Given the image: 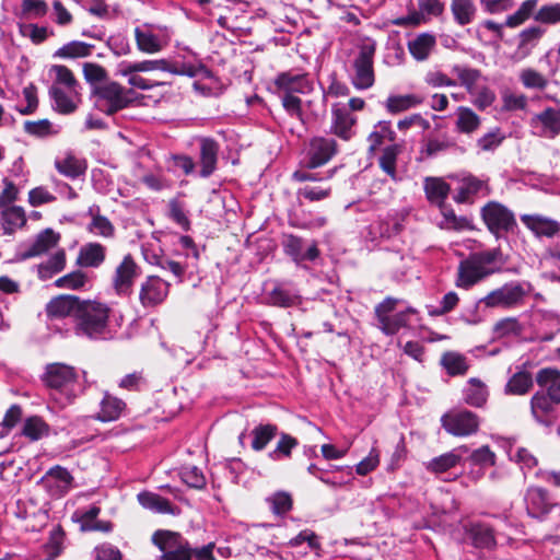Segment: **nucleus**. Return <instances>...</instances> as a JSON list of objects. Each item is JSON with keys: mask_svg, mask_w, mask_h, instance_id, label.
Returning a JSON list of instances; mask_svg holds the SVG:
<instances>
[{"mask_svg": "<svg viewBox=\"0 0 560 560\" xmlns=\"http://www.w3.org/2000/svg\"><path fill=\"white\" fill-rule=\"evenodd\" d=\"M170 284L156 276H150L141 284L139 300L142 306L153 307L162 303L168 294Z\"/></svg>", "mask_w": 560, "mask_h": 560, "instance_id": "a211bd4d", "label": "nucleus"}, {"mask_svg": "<svg viewBox=\"0 0 560 560\" xmlns=\"http://www.w3.org/2000/svg\"><path fill=\"white\" fill-rule=\"evenodd\" d=\"M488 398L487 386L478 378H470L464 389V400L472 407H481Z\"/></svg>", "mask_w": 560, "mask_h": 560, "instance_id": "4c0bfd02", "label": "nucleus"}, {"mask_svg": "<svg viewBox=\"0 0 560 560\" xmlns=\"http://www.w3.org/2000/svg\"><path fill=\"white\" fill-rule=\"evenodd\" d=\"M125 407L126 404L124 400L108 393H105L103 399L101 400L100 411L97 412L96 419L102 422L117 420Z\"/></svg>", "mask_w": 560, "mask_h": 560, "instance_id": "473e14b6", "label": "nucleus"}, {"mask_svg": "<svg viewBox=\"0 0 560 560\" xmlns=\"http://www.w3.org/2000/svg\"><path fill=\"white\" fill-rule=\"evenodd\" d=\"M220 144L212 138L202 137L199 139V176L210 177L218 168Z\"/></svg>", "mask_w": 560, "mask_h": 560, "instance_id": "6ab92c4d", "label": "nucleus"}, {"mask_svg": "<svg viewBox=\"0 0 560 560\" xmlns=\"http://www.w3.org/2000/svg\"><path fill=\"white\" fill-rule=\"evenodd\" d=\"M451 10L454 20L462 26L470 24L477 11L472 0H452Z\"/></svg>", "mask_w": 560, "mask_h": 560, "instance_id": "c03bdc74", "label": "nucleus"}, {"mask_svg": "<svg viewBox=\"0 0 560 560\" xmlns=\"http://www.w3.org/2000/svg\"><path fill=\"white\" fill-rule=\"evenodd\" d=\"M481 218L488 230L500 238L513 232L517 226L514 213L498 201H489L480 211Z\"/></svg>", "mask_w": 560, "mask_h": 560, "instance_id": "423d86ee", "label": "nucleus"}, {"mask_svg": "<svg viewBox=\"0 0 560 560\" xmlns=\"http://www.w3.org/2000/svg\"><path fill=\"white\" fill-rule=\"evenodd\" d=\"M278 434V427L276 424L266 423L256 425L252 432V448L260 452L266 448L268 443L273 440Z\"/></svg>", "mask_w": 560, "mask_h": 560, "instance_id": "58836bf2", "label": "nucleus"}, {"mask_svg": "<svg viewBox=\"0 0 560 560\" xmlns=\"http://www.w3.org/2000/svg\"><path fill=\"white\" fill-rule=\"evenodd\" d=\"M357 124V117L341 104H334L331 107L330 131L338 138L349 141L354 136L353 127Z\"/></svg>", "mask_w": 560, "mask_h": 560, "instance_id": "f3484780", "label": "nucleus"}, {"mask_svg": "<svg viewBox=\"0 0 560 560\" xmlns=\"http://www.w3.org/2000/svg\"><path fill=\"white\" fill-rule=\"evenodd\" d=\"M60 240V235L52 229H45L36 235L30 244L20 245L15 260L24 261L26 259L40 256L54 248Z\"/></svg>", "mask_w": 560, "mask_h": 560, "instance_id": "f8f14e48", "label": "nucleus"}, {"mask_svg": "<svg viewBox=\"0 0 560 560\" xmlns=\"http://www.w3.org/2000/svg\"><path fill=\"white\" fill-rule=\"evenodd\" d=\"M467 538L478 549L493 550L497 547L494 529L481 522H471L464 527Z\"/></svg>", "mask_w": 560, "mask_h": 560, "instance_id": "4be33fe9", "label": "nucleus"}, {"mask_svg": "<svg viewBox=\"0 0 560 560\" xmlns=\"http://www.w3.org/2000/svg\"><path fill=\"white\" fill-rule=\"evenodd\" d=\"M401 152V145L393 143L384 148L382 155L380 156V167L393 180H397L396 161L397 156Z\"/></svg>", "mask_w": 560, "mask_h": 560, "instance_id": "a18cd8bd", "label": "nucleus"}, {"mask_svg": "<svg viewBox=\"0 0 560 560\" xmlns=\"http://www.w3.org/2000/svg\"><path fill=\"white\" fill-rule=\"evenodd\" d=\"M452 72L458 78L460 85L466 89L469 95L475 94L476 83L481 78L480 70L455 65L452 68Z\"/></svg>", "mask_w": 560, "mask_h": 560, "instance_id": "8fccbe9b", "label": "nucleus"}, {"mask_svg": "<svg viewBox=\"0 0 560 560\" xmlns=\"http://www.w3.org/2000/svg\"><path fill=\"white\" fill-rule=\"evenodd\" d=\"M272 84L273 93L277 95L308 94L314 88L310 74L298 69L279 72Z\"/></svg>", "mask_w": 560, "mask_h": 560, "instance_id": "0eeeda50", "label": "nucleus"}, {"mask_svg": "<svg viewBox=\"0 0 560 560\" xmlns=\"http://www.w3.org/2000/svg\"><path fill=\"white\" fill-rule=\"evenodd\" d=\"M374 52L375 48L373 46L364 45L353 60L354 74L351 82L358 90H368L374 84Z\"/></svg>", "mask_w": 560, "mask_h": 560, "instance_id": "1a4fd4ad", "label": "nucleus"}, {"mask_svg": "<svg viewBox=\"0 0 560 560\" xmlns=\"http://www.w3.org/2000/svg\"><path fill=\"white\" fill-rule=\"evenodd\" d=\"M298 440L290 434L281 433L276 447L268 453V457L272 460H281L288 458L294 447L298 446Z\"/></svg>", "mask_w": 560, "mask_h": 560, "instance_id": "5fc2aeb1", "label": "nucleus"}, {"mask_svg": "<svg viewBox=\"0 0 560 560\" xmlns=\"http://www.w3.org/2000/svg\"><path fill=\"white\" fill-rule=\"evenodd\" d=\"M168 217L184 231L190 230V220L186 214V209L183 202L178 199H172L168 202Z\"/></svg>", "mask_w": 560, "mask_h": 560, "instance_id": "e2e57ef3", "label": "nucleus"}, {"mask_svg": "<svg viewBox=\"0 0 560 560\" xmlns=\"http://www.w3.org/2000/svg\"><path fill=\"white\" fill-rule=\"evenodd\" d=\"M95 107L106 114L114 115L126 108L131 102L130 91L117 82H106L93 88Z\"/></svg>", "mask_w": 560, "mask_h": 560, "instance_id": "20e7f679", "label": "nucleus"}, {"mask_svg": "<svg viewBox=\"0 0 560 560\" xmlns=\"http://www.w3.org/2000/svg\"><path fill=\"white\" fill-rule=\"evenodd\" d=\"M444 430L454 436H468L479 429L478 416L469 410H457L444 415L441 419Z\"/></svg>", "mask_w": 560, "mask_h": 560, "instance_id": "9d476101", "label": "nucleus"}, {"mask_svg": "<svg viewBox=\"0 0 560 560\" xmlns=\"http://www.w3.org/2000/svg\"><path fill=\"white\" fill-rule=\"evenodd\" d=\"M491 273H493V270L482 269L474 257L469 255L465 260L459 262L456 285L469 289Z\"/></svg>", "mask_w": 560, "mask_h": 560, "instance_id": "5701e85b", "label": "nucleus"}, {"mask_svg": "<svg viewBox=\"0 0 560 560\" xmlns=\"http://www.w3.org/2000/svg\"><path fill=\"white\" fill-rule=\"evenodd\" d=\"M167 72L179 75H187L189 78H196L199 75L207 77L209 74V70L201 63L194 65L188 62L182 63H172L168 61V70Z\"/></svg>", "mask_w": 560, "mask_h": 560, "instance_id": "13d9d810", "label": "nucleus"}, {"mask_svg": "<svg viewBox=\"0 0 560 560\" xmlns=\"http://www.w3.org/2000/svg\"><path fill=\"white\" fill-rule=\"evenodd\" d=\"M422 103V97L416 94L389 95L385 102V108L389 114H399L416 107Z\"/></svg>", "mask_w": 560, "mask_h": 560, "instance_id": "a19ab883", "label": "nucleus"}, {"mask_svg": "<svg viewBox=\"0 0 560 560\" xmlns=\"http://www.w3.org/2000/svg\"><path fill=\"white\" fill-rule=\"evenodd\" d=\"M539 390L560 404V371L552 368L540 369L536 374Z\"/></svg>", "mask_w": 560, "mask_h": 560, "instance_id": "c85d7f7f", "label": "nucleus"}, {"mask_svg": "<svg viewBox=\"0 0 560 560\" xmlns=\"http://www.w3.org/2000/svg\"><path fill=\"white\" fill-rule=\"evenodd\" d=\"M331 194V187H313L304 186L298 189V198H304L308 201H322L327 199Z\"/></svg>", "mask_w": 560, "mask_h": 560, "instance_id": "338daca9", "label": "nucleus"}, {"mask_svg": "<svg viewBox=\"0 0 560 560\" xmlns=\"http://www.w3.org/2000/svg\"><path fill=\"white\" fill-rule=\"evenodd\" d=\"M435 45V38L430 34H421L409 42L408 48L412 57L419 61L425 60Z\"/></svg>", "mask_w": 560, "mask_h": 560, "instance_id": "de8ad7c7", "label": "nucleus"}, {"mask_svg": "<svg viewBox=\"0 0 560 560\" xmlns=\"http://www.w3.org/2000/svg\"><path fill=\"white\" fill-rule=\"evenodd\" d=\"M40 380L49 395L61 406L72 402L80 390L74 368L63 363L47 364Z\"/></svg>", "mask_w": 560, "mask_h": 560, "instance_id": "f257e3e1", "label": "nucleus"}, {"mask_svg": "<svg viewBox=\"0 0 560 560\" xmlns=\"http://www.w3.org/2000/svg\"><path fill=\"white\" fill-rule=\"evenodd\" d=\"M22 433L32 441H37L48 433V425L39 417L26 419Z\"/></svg>", "mask_w": 560, "mask_h": 560, "instance_id": "bf43d9fd", "label": "nucleus"}, {"mask_svg": "<svg viewBox=\"0 0 560 560\" xmlns=\"http://www.w3.org/2000/svg\"><path fill=\"white\" fill-rule=\"evenodd\" d=\"M101 509L96 505L82 511L79 516L80 527L83 532L109 533L113 530V524L109 521L97 520Z\"/></svg>", "mask_w": 560, "mask_h": 560, "instance_id": "c756f323", "label": "nucleus"}, {"mask_svg": "<svg viewBox=\"0 0 560 560\" xmlns=\"http://www.w3.org/2000/svg\"><path fill=\"white\" fill-rule=\"evenodd\" d=\"M50 72H54L56 75L55 84L65 85L70 93L79 94L77 91L78 82L73 77V73L69 68L61 65H55L51 67Z\"/></svg>", "mask_w": 560, "mask_h": 560, "instance_id": "680f3d73", "label": "nucleus"}, {"mask_svg": "<svg viewBox=\"0 0 560 560\" xmlns=\"http://www.w3.org/2000/svg\"><path fill=\"white\" fill-rule=\"evenodd\" d=\"M139 276V267L131 255H126L116 267L113 277V287L117 294L128 295L131 292L135 279Z\"/></svg>", "mask_w": 560, "mask_h": 560, "instance_id": "dca6fc26", "label": "nucleus"}, {"mask_svg": "<svg viewBox=\"0 0 560 560\" xmlns=\"http://www.w3.org/2000/svg\"><path fill=\"white\" fill-rule=\"evenodd\" d=\"M110 308L107 304L83 300L74 320V332L92 340L106 339L109 335L108 319Z\"/></svg>", "mask_w": 560, "mask_h": 560, "instance_id": "f03ea898", "label": "nucleus"}, {"mask_svg": "<svg viewBox=\"0 0 560 560\" xmlns=\"http://www.w3.org/2000/svg\"><path fill=\"white\" fill-rule=\"evenodd\" d=\"M89 283L86 273L75 270L67 273L55 281V285L66 290H81Z\"/></svg>", "mask_w": 560, "mask_h": 560, "instance_id": "6e6d98bb", "label": "nucleus"}, {"mask_svg": "<svg viewBox=\"0 0 560 560\" xmlns=\"http://www.w3.org/2000/svg\"><path fill=\"white\" fill-rule=\"evenodd\" d=\"M179 476L183 482L188 487L195 489H201L206 485V478L197 466L185 465L179 470Z\"/></svg>", "mask_w": 560, "mask_h": 560, "instance_id": "052dcab7", "label": "nucleus"}, {"mask_svg": "<svg viewBox=\"0 0 560 560\" xmlns=\"http://www.w3.org/2000/svg\"><path fill=\"white\" fill-rule=\"evenodd\" d=\"M412 313L413 310L408 308L394 315H389V317L385 318L381 325H377V327L387 336L395 335L400 328L408 326L410 315Z\"/></svg>", "mask_w": 560, "mask_h": 560, "instance_id": "3c124183", "label": "nucleus"}, {"mask_svg": "<svg viewBox=\"0 0 560 560\" xmlns=\"http://www.w3.org/2000/svg\"><path fill=\"white\" fill-rule=\"evenodd\" d=\"M94 48L93 45L79 42V40H72L62 47H60L56 52L54 54V57L58 58H83L88 57L92 54V49Z\"/></svg>", "mask_w": 560, "mask_h": 560, "instance_id": "603ef678", "label": "nucleus"}, {"mask_svg": "<svg viewBox=\"0 0 560 560\" xmlns=\"http://www.w3.org/2000/svg\"><path fill=\"white\" fill-rule=\"evenodd\" d=\"M530 291L529 282L511 281L490 291L479 303L489 308L512 310L522 306Z\"/></svg>", "mask_w": 560, "mask_h": 560, "instance_id": "7ed1b4c3", "label": "nucleus"}, {"mask_svg": "<svg viewBox=\"0 0 560 560\" xmlns=\"http://www.w3.org/2000/svg\"><path fill=\"white\" fill-rule=\"evenodd\" d=\"M423 188L427 199L439 207L444 205L451 190L450 185L439 177H427Z\"/></svg>", "mask_w": 560, "mask_h": 560, "instance_id": "2f4dec72", "label": "nucleus"}, {"mask_svg": "<svg viewBox=\"0 0 560 560\" xmlns=\"http://www.w3.org/2000/svg\"><path fill=\"white\" fill-rule=\"evenodd\" d=\"M338 143L334 138L313 137L306 148L304 167L315 170L327 164L338 153Z\"/></svg>", "mask_w": 560, "mask_h": 560, "instance_id": "6e6552de", "label": "nucleus"}, {"mask_svg": "<svg viewBox=\"0 0 560 560\" xmlns=\"http://www.w3.org/2000/svg\"><path fill=\"white\" fill-rule=\"evenodd\" d=\"M541 125L540 136L555 138L560 133V108L547 107L532 118V125Z\"/></svg>", "mask_w": 560, "mask_h": 560, "instance_id": "cd10ccee", "label": "nucleus"}, {"mask_svg": "<svg viewBox=\"0 0 560 560\" xmlns=\"http://www.w3.org/2000/svg\"><path fill=\"white\" fill-rule=\"evenodd\" d=\"M534 20L544 24L560 23V3L542 5L534 15Z\"/></svg>", "mask_w": 560, "mask_h": 560, "instance_id": "0e129e2a", "label": "nucleus"}, {"mask_svg": "<svg viewBox=\"0 0 560 560\" xmlns=\"http://www.w3.org/2000/svg\"><path fill=\"white\" fill-rule=\"evenodd\" d=\"M73 93H68L60 86L52 84L49 89V96L52 100V108L63 115L72 114L77 107V101L73 98Z\"/></svg>", "mask_w": 560, "mask_h": 560, "instance_id": "72a5a7b5", "label": "nucleus"}, {"mask_svg": "<svg viewBox=\"0 0 560 560\" xmlns=\"http://www.w3.org/2000/svg\"><path fill=\"white\" fill-rule=\"evenodd\" d=\"M88 215L91 217V222L88 225L89 232L105 238L114 237L115 226L105 215L101 214L98 206H91Z\"/></svg>", "mask_w": 560, "mask_h": 560, "instance_id": "7c9ffc66", "label": "nucleus"}, {"mask_svg": "<svg viewBox=\"0 0 560 560\" xmlns=\"http://www.w3.org/2000/svg\"><path fill=\"white\" fill-rule=\"evenodd\" d=\"M419 12L413 11L406 16L393 21L396 26H416L423 21V15L439 16L444 11V3L441 0H418Z\"/></svg>", "mask_w": 560, "mask_h": 560, "instance_id": "412c9836", "label": "nucleus"}, {"mask_svg": "<svg viewBox=\"0 0 560 560\" xmlns=\"http://www.w3.org/2000/svg\"><path fill=\"white\" fill-rule=\"evenodd\" d=\"M83 300L70 294H61L51 299L46 305V314L50 318H77L78 311Z\"/></svg>", "mask_w": 560, "mask_h": 560, "instance_id": "aec40b11", "label": "nucleus"}, {"mask_svg": "<svg viewBox=\"0 0 560 560\" xmlns=\"http://www.w3.org/2000/svg\"><path fill=\"white\" fill-rule=\"evenodd\" d=\"M299 290L291 282H277L273 289L267 293V303L278 307H291L300 304Z\"/></svg>", "mask_w": 560, "mask_h": 560, "instance_id": "b1692460", "label": "nucleus"}, {"mask_svg": "<svg viewBox=\"0 0 560 560\" xmlns=\"http://www.w3.org/2000/svg\"><path fill=\"white\" fill-rule=\"evenodd\" d=\"M66 267V253L63 249L57 250L46 261L37 265V276L40 280L51 279L61 272Z\"/></svg>", "mask_w": 560, "mask_h": 560, "instance_id": "c9c22d12", "label": "nucleus"}, {"mask_svg": "<svg viewBox=\"0 0 560 560\" xmlns=\"http://www.w3.org/2000/svg\"><path fill=\"white\" fill-rule=\"evenodd\" d=\"M480 124V117L471 108L465 106L457 108L456 128L459 132L471 133L479 128Z\"/></svg>", "mask_w": 560, "mask_h": 560, "instance_id": "49530a36", "label": "nucleus"}, {"mask_svg": "<svg viewBox=\"0 0 560 560\" xmlns=\"http://www.w3.org/2000/svg\"><path fill=\"white\" fill-rule=\"evenodd\" d=\"M523 327L516 317H506L500 319L493 326V335L495 338L520 336Z\"/></svg>", "mask_w": 560, "mask_h": 560, "instance_id": "4d7b16f0", "label": "nucleus"}, {"mask_svg": "<svg viewBox=\"0 0 560 560\" xmlns=\"http://www.w3.org/2000/svg\"><path fill=\"white\" fill-rule=\"evenodd\" d=\"M55 166L60 174L72 179L78 178L86 171L85 161L71 153H68L63 159L56 160Z\"/></svg>", "mask_w": 560, "mask_h": 560, "instance_id": "e433bc0d", "label": "nucleus"}, {"mask_svg": "<svg viewBox=\"0 0 560 560\" xmlns=\"http://www.w3.org/2000/svg\"><path fill=\"white\" fill-rule=\"evenodd\" d=\"M396 139V132L392 128V124L388 120H381L374 126V130L369 135L370 148L369 150L375 151L386 141L394 142Z\"/></svg>", "mask_w": 560, "mask_h": 560, "instance_id": "ea45409f", "label": "nucleus"}, {"mask_svg": "<svg viewBox=\"0 0 560 560\" xmlns=\"http://www.w3.org/2000/svg\"><path fill=\"white\" fill-rule=\"evenodd\" d=\"M139 503L144 508L158 513H173L171 502L153 492L143 491L138 494Z\"/></svg>", "mask_w": 560, "mask_h": 560, "instance_id": "09e8293b", "label": "nucleus"}, {"mask_svg": "<svg viewBox=\"0 0 560 560\" xmlns=\"http://www.w3.org/2000/svg\"><path fill=\"white\" fill-rule=\"evenodd\" d=\"M106 257V247L100 243L91 242L80 247L77 265L84 268L100 267Z\"/></svg>", "mask_w": 560, "mask_h": 560, "instance_id": "bb28decb", "label": "nucleus"}, {"mask_svg": "<svg viewBox=\"0 0 560 560\" xmlns=\"http://www.w3.org/2000/svg\"><path fill=\"white\" fill-rule=\"evenodd\" d=\"M490 192L488 178L467 174L458 179L457 192L453 198L457 203H471L476 197H487Z\"/></svg>", "mask_w": 560, "mask_h": 560, "instance_id": "ddd939ff", "label": "nucleus"}, {"mask_svg": "<svg viewBox=\"0 0 560 560\" xmlns=\"http://www.w3.org/2000/svg\"><path fill=\"white\" fill-rule=\"evenodd\" d=\"M152 542L162 552L159 560H191V545L179 533L159 529Z\"/></svg>", "mask_w": 560, "mask_h": 560, "instance_id": "39448f33", "label": "nucleus"}, {"mask_svg": "<svg viewBox=\"0 0 560 560\" xmlns=\"http://www.w3.org/2000/svg\"><path fill=\"white\" fill-rule=\"evenodd\" d=\"M135 39L140 51L156 54L168 45L170 36L161 28L144 24L135 28Z\"/></svg>", "mask_w": 560, "mask_h": 560, "instance_id": "9b49d317", "label": "nucleus"}, {"mask_svg": "<svg viewBox=\"0 0 560 560\" xmlns=\"http://www.w3.org/2000/svg\"><path fill=\"white\" fill-rule=\"evenodd\" d=\"M525 503L528 515L535 518L547 515L552 508L548 492L540 487L528 488Z\"/></svg>", "mask_w": 560, "mask_h": 560, "instance_id": "393cba45", "label": "nucleus"}, {"mask_svg": "<svg viewBox=\"0 0 560 560\" xmlns=\"http://www.w3.org/2000/svg\"><path fill=\"white\" fill-rule=\"evenodd\" d=\"M558 405L545 392L537 390L530 398V413L537 423L551 427L557 421Z\"/></svg>", "mask_w": 560, "mask_h": 560, "instance_id": "4468645a", "label": "nucleus"}, {"mask_svg": "<svg viewBox=\"0 0 560 560\" xmlns=\"http://www.w3.org/2000/svg\"><path fill=\"white\" fill-rule=\"evenodd\" d=\"M441 363L450 375H464L468 370L467 360L464 355L456 352H446L441 359Z\"/></svg>", "mask_w": 560, "mask_h": 560, "instance_id": "864d4df0", "label": "nucleus"}, {"mask_svg": "<svg viewBox=\"0 0 560 560\" xmlns=\"http://www.w3.org/2000/svg\"><path fill=\"white\" fill-rule=\"evenodd\" d=\"M460 451H466V447L455 448L451 452L442 454L432 458L427 464V469L433 474H443L457 466L462 460Z\"/></svg>", "mask_w": 560, "mask_h": 560, "instance_id": "f704fd0d", "label": "nucleus"}, {"mask_svg": "<svg viewBox=\"0 0 560 560\" xmlns=\"http://www.w3.org/2000/svg\"><path fill=\"white\" fill-rule=\"evenodd\" d=\"M2 229L5 234H13L26 223L25 212L22 207L12 206L2 211Z\"/></svg>", "mask_w": 560, "mask_h": 560, "instance_id": "79ce46f5", "label": "nucleus"}, {"mask_svg": "<svg viewBox=\"0 0 560 560\" xmlns=\"http://www.w3.org/2000/svg\"><path fill=\"white\" fill-rule=\"evenodd\" d=\"M533 387L532 374L527 371H518L508 381L504 392L508 395H525Z\"/></svg>", "mask_w": 560, "mask_h": 560, "instance_id": "37998d69", "label": "nucleus"}, {"mask_svg": "<svg viewBox=\"0 0 560 560\" xmlns=\"http://www.w3.org/2000/svg\"><path fill=\"white\" fill-rule=\"evenodd\" d=\"M281 98L284 110L291 116L298 118L304 124L302 110V100L296 94L278 95Z\"/></svg>", "mask_w": 560, "mask_h": 560, "instance_id": "69168bd1", "label": "nucleus"}, {"mask_svg": "<svg viewBox=\"0 0 560 560\" xmlns=\"http://www.w3.org/2000/svg\"><path fill=\"white\" fill-rule=\"evenodd\" d=\"M522 222L538 237H553L560 231L559 222L538 214H523Z\"/></svg>", "mask_w": 560, "mask_h": 560, "instance_id": "a878e982", "label": "nucleus"}, {"mask_svg": "<svg viewBox=\"0 0 560 560\" xmlns=\"http://www.w3.org/2000/svg\"><path fill=\"white\" fill-rule=\"evenodd\" d=\"M270 508L275 514L283 515L292 508V498L287 492H277L268 499Z\"/></svg>", "mask_w": 560, "mask_h": 560, "instance_id": "774afa93", "label": "nucleus"}, {"mask_svg": "<svg viewBox=\"0 0 560 560\" xmlns=\"http://www.w3.org/2000/svg\"><path fill=\"white\" fill-rule=\"evenodd\" d=\"M282 247L284 253L296 264L303 261H314L319 256L317 243L314 241L305 248L304 240L294 234H284L282 238Z\"/></svg>", "mask_w": 560, "mask_h": 560, "instance_id": "2eb2a0df", "label": "nucleus"}]
</instances>
